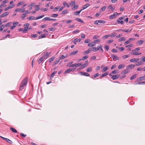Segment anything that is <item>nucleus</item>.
<instances>
[{
  "instance_id": "ddd939ff",
  "label": "nucleus",
  "mask_w": 145,
  "mask_h": 145,
  "mask_svg": "<svg viewBox=\"0 0 145 145\" xmlns=\"http://www.w3.org/2000/svg\"><path fill=\"white\" fill-rule=\"evenodd\" d=\"M18 11H20V12H23L24 11V9H21V8L20 9V8H17L14 10V12H16Z\"/></svg>"
},
{
  "instance_id": "c9c22d12",
  "label": "nucleus",
  "mask_w": 145,
  "mask_h": 145,
  "mask_svg": "<svg viewBox=\"0 0 145 145\" xmlns=\"http://www.w3.org/2000/svg\"><path fill=\"white\" fill-rule=\"evenodd\" d=\"M46 37V35L44 34H42L41 35L39 36L38 37V38L39 39H40L42 38H45Z\"/></svg>"
},
{
  "instance_id": "37998d69",
  "label": "nucleus",
  "mask_w": 145,
  "mask_h": 145,
  "mask_svg": "<svg viewBox=\"0 0 145 145\" xmlns=\"http://www.w3.org/2000/svg\"><path fill=\"white\" fill-rule=\"evenodd\" d=\"M35 7H36V8L35 9V10L36 11H38L40 10V8L39 7V5H37L35 6Z\"/></svg>"
},
{
  "instance_id": "f8f14e48",
  "label": "nucleus",
  "mask_w": 145,
  "mask_h": 145,
  "mask_svg": "<svg viewBox=\"0 0 145 145\" xmlns=\"http://www.w3.org/2000/svg\"><path fill=\"white\" fill-rule=\"evenodd\" d=\"M91 49H92V50L94 52H96L99 50V48H97L95 47H92L91 48Z\"/></svg>"
},
{
  "instance_id": "5701e85b",
  "label": "nucleus",
  "mask_w": 145,
  "mask_h": 145,
  "mask_svg": "<svg viewBox=\"0 0 145 145\" xmlns=\"http://www.w3.org/2000/svg\"><path fill=\"white\" fill-rule=\"evenodd\" d=\"M43 57H41L38 60V62L39 64H40L43 61Z\"/></svg>"
},
{
  "instance_id": "9d476101",
  "label": "nucleus",
  "mask_w": 145,
  "mask_h": 145,
  "mask_svg": "<svg viewBox=\"0 0 145 145\" xmlns=\"http://www.w3.org/2000/svg\"><path fill=\"white\" fill-rule=\"evenodd\" d=\"M80 73L81 75H85L86 76H89V74L87 72H80Z\"/></svg>"
},
{
  "instance_id": "f3484780",
  "label": "nucleus",
  "mask_w": 145,
  "mask_h": 145,
  "mask_svg": "<svg viewBox=\"0 0 145 145\" xmlns=\"http://www.w3.org/2000/svg\"><path fill=\"white\" fill-rule=\"evenodd\" d=\"M108 73L107 72H105L103 74H102L101 75L100 77L101 78L103 77L106 76L108 75Z\"/></svg>"
},
{
  "instance_id": "bf43d9fd",
  "label": "nucleus",
  "mask_w": 145,
  "mask_h": 145,
  "mask_svg": "<svg viewBox=\"0 0 145 145\" xmlns=\"http://www.w3.org/2000/svg\"><path fill=\"white\" fill-rule=\"evenodd\" d=\"M78 5H75L74 6L73 8H72V10H74V9H77V8H78Z\"/></svg>"
},
{
  "instance_id": "2eb2a0df",
  "label": "nucleus",
  "mask_w": 145,
  "mask_h": 145,
  "mask_svg": "<svg viewBox=\"0 0 145 145\" xmlns=\"http://www.w3.org/2000/svg\"><path fill=\"white\" fill-rule=\"evenodd\" d=\"M44 16V15H42L41 16H38V17H33V19L34 20H38V19H40V18H42Z\"/></svg>"
},
{
  "instance_id": "f257e3e1",
  "label": "nucleus",
  "mask_w": 145,
  "mask_h": 145,
  "mask_svg": "<svg viewBox=\"0 0 145 145\" xmlns=\"http://www.w3.org/2000/svg\"><path fill=\"white\" fill-rule=\"evenodd\" d=\"M27 79L28 78L27 77H26L22 80L20 85L19 88L20 90H22L24 88V87L26 85Z\"/></svg>"
},
{
  "instance_id": "393cba45",
  "label": "nucleus",
  "mask_w": 145,
  "mask_h": 145,
  "mask_svg": "<svg viewBox=\"0 0 145 145\" xmlns=\"http://www.w3.org/2000/svg\"><path fill=\"white\" fill-rule=\"evenodd\" d=\"M72 70H73L72 69H70V68L69 69L65 71V73H69V72H71V71H72Z\"/></svg>"
},
{
  "instance_id": "680f3d73",
  "label": "nucleus",
  "mask_w": 145,
  "mask_h": 145,
  "mask_svg": "<svg viewBox=\"0 0 145 145\" xmlns=\"http://www.w3.org/2000/svg\"><path fill=\"white\" fill-rule=\"evenodd\" d=\"M20 135L21 136H22L24 138H25L26 136V135H25L23 133H21L20 134Z\"/></svg>"
},
{
  "instance_id": "cd10ccee",
  "label": "nucleus",
  "mask_w": 145,
  "mask_h": 145,
  "mask_svg": "<svg viewBox=\"0 0 145 145\" xmlns=\"http://www.w3.org/2000/svg\"><path fill=\"white\" fill-rule=\"evenodd\" d=\"M51 19L49 17H46L44 18H43L42 20L43 21H50V20Z\"/></svg>"
},
{
  "instance_id": "c85d7f7f",
  "label": "nucleus",
  "mask_w": 145,
  "mask_h": 145,
  "mask_svg": "<svg viewBox=\"0 0 145 145\" xmlns=\"http://www.w3.org/2000/svg\"><path fill=\"white\" fill-rule=\"evenodd\" d=\"M108 69V67H106L104 68L102 70V72H104L106 71Z\"/></svg>"
},
{
  "instance_id": "412c9836",
  "label": "nucleus",
  "mask_w": 145,
  "mask_h": 145,
  "mask_svg": "<svg viewBox=\"0 0 145 145\" xmlns=\"http://www.w3.org/2000/svg\"><path fill=\"white\" fill-rule=\"evenodd\" d=\"M124 67H125V65L124 64H121L120 65L118 66V68L119 69H121L123 68Z\"/></svg>"
},
{
  "instance_id": "72a5a7b5",
  "label": "nucleus",
  "mask_w": 145,
  "mask_h": 145,
  "mask_svg": "<svg viewBox=\"0 0 145 145\" xmlns=\"http://www.w3.org/2000/svg\"><path fill=\"white\" fill-rule=\"evenodd\" d=\"M28 30V27H26L24 28V29L23 30V33H26L27 30Z\"/></svg>"
},
{
  "instance_id": "de8ad7c7",
  "label": "nucleus",
  "mask_w": 145,
  "mask_h": 145,
  "mask_svg": "<svg viewBox=\"0 0 145 145\" xmlns=\"http://www.w3.org/2000/svg\"><path fill=\"white\" fill-rule=\"evenodd\" d=\"M5 26L4 25H2L0 27V31H1L4 28Z\"/></svg>"
},
{
  "instance_id": "c03bdc74",
  "label": "nucleus",
  "mask_w": 145,
  "mask_h": 145,
  "mask_svg": "<svg viewBox=\"0 0 145 145\" xmlns=\"http://www.w3.org/2000/svg\"><path fill=\"white\" fill-rule=\"evenodd\" d=\"M145 84V81H143L141 82H139L138 83H137L135 84Z\"/></svg>"
},
{
  "instance_id": "0e129e2a",
  "label": "nucleus",
  "mask_w": 145,
  "mask_h": 145,
  "mask_svg": "<svg viewBox=\"0 0 145 145\" xmlns=\"http://www.w3.org/2000/svg\"><path fill=\"white\" fill-rule=\"evenodd\" d=\"M116 35V33H114L111 34L110 36L111 37H114Z\"/></svg>"
},
{
  "instance_id": "f704fd0d",
  "label": "nucleus",
  "mask_w": 145,
  "mask_h": 145,
  "mask_svg": "<svg viewBox=\"0 0 145 145\" xmlns=\"http://www.w3.org/2000/svg\"><path fill=\"white\" fill-rule=\"evenodd\" d=\"M100 40L99 39H97L95 40L94 41V42L95 43V45H96V43H98L100 42Z\"/></svg>"
},
{
  "instance_id": "6e6552de",
  "label": "nucleus",
  "mask_w": 145,
  "mask_h": 145,
  "mask_svg": "<svg viewBox=\"0 0 145 145\" xmlns=\"http://www.w3.org/2000/svg\"><path fill=\"white\" fill-rule=\"evenodd\" d=\"M82 10V9H81L80 11H76L74 13L73 15L76 16L78 15Z\"/></svg>"
},
{
  "instance_id": "4468645a",
  "label": "nucleus",
  "mask_w": 145,
  "mask_h": 145,
  "mask_svg": "<svg viewBox=\"0 0 145 145\" xmlns=\"http://www.w3.org/2000/svg\"><path fill=\"white\" fill-rule=\"evenodd\" d=\"M129 72V69L127 68L125 70L122 72V74H126Z\"/></svg>"
},
{
  "instance_id": "5fc2aeb1",
  "label": "nucleus",
  "mask_w": 145,
  "mask_h": 145,
  "mask_svg": "<svg viewBox=\"0 0 145 145\" xmlns=\"http://www.w3.org/2000/svg\"><path fill=\"white\" fill-rule=\"evenodd\" d=\"M98 20L95 21L94 22V24L95 25H101L100 24H99V22H98Z\"/></svg>"
},
{
  "instance_id": "a878e982",
  "label": "nucleus",
  "mask_w": 145,
  "mask_h": 145,
  "mask_svg": "<svg viewBox=\"0 0 145 145\" xmlns=\"http://www.w3.org/2000/svg\"><path fill=\"white\" fill-rule=\"evenodd\" d=\"M112 56L113 57V59H115L117 60L119 59V57H118V56H116L115 55H112Z\"/></svg>"
},
{
  "instance_id": "7c9ffc66",
  "label": "nucleus",
  "mask_w": 145,
  "mask_h": 145,
  "mask_svg": "<svg viewBox=\"0 0 145 145\" xmlns=\"http://www.w3.org/2000/svg\"><path fill=\"white\" fill-rule=\"evenodd\" d=\"M75 20L77 21L78 22L82 23H84V22L81 19L79 18H76L75 19Z\"/></svg>"
},
{
  "instance_id": "052dcab7",
  "label": "nucleus",
  "mask_w": 145,
  "mask_h": 145,
  "mask_svg": "<svg viewBox=\"0 0 145 145\" xmlns=\"http://www.w3.org/2000/svg\"><path fill=\"white\" fill-rule=\"evenodd\" d=\"M115 16H114V14H113L112 15H110L109 16V18L110 19H113V18H115Z\"/></svg>"
},
{
  "instance_id": "49530a36",
  "label": "nucleus",
  "mask_w": 145,
  "mask_h": 145,
  "mask_svg": "<svg viewBox=\"0 0 145 145\" xmlns=\"http://www.w3.org/2000/svg\"><path fill=\"white\" fill-rule=\"evenodd\" d=\"M58 14H52L51 15V16L52 17H56L57 16Z\"/></svg>"
},
{
  "instance_id": "2f4dec72",
  "label": "nucleus",
  "mask_w": 145,
  "mask_h": 145,
  "mask_svg": "<svg viewBox=\"0 0 145 145\" xmlns=\"http://www.w3.org/2000/svg\"><path fill=\"white\" fill-rule=\"evenodd\" d=\"M98 22H99V24H105L106 22L104 20H98Z\"/></svg>"
},
{
  "instance_id": "864d4df0",
  "label": "nucleus",
  "mask_w": 145,
  "mask_h": 145,
  "mask_svg": "<svg viewBox=\"0 0 145 145\" xmlns=\"http://www.w3.org/2000/svg\"><path fill=\"white\" fill-rule=\"evenodd\" d=\"M88 57V56H86L84 57H83L82 58V60H84L86 59H87Z\"/></svg>"
},
{
  "instance_id": "aec40b11",
  "label": "nucleus",
  "mask_w": 145,
  "mask_h": 145,
  "mask_svg": "<svg viewBox=\"0 0 145 145\" xmlns=\"http://www.w3.org/2000/svg\"><path fill=\"white\" fill-rule=\"evenodd\" d=\"M144 41L142 40H140L138 41L137 42V44H142L144 42Z\"/></svg>"
},
{
  "instance_id": "39448f33",
  "label": "nucleus",
  "mask_w": 145,
  "mask_h": 145,
  "mask_svg": "<svg viewBox=\"0 0 145 145\" xmlns=\"http://www.w3.org/2000/svg\"><path fill=\"white\" fill-rule=\"evenodd\" d=\"M139 60V58H133L130 60V61L132 62H136Z\"/></svg>"
},
{
  "instance_id": "79ce46f5",
  "label": "nucleus",
  "mask_w": 145,
  "mask_h": 145,
  "mask_svg": "<svg viewBox=\"0 0 145 145\" xmlns=\"http://www.w3.org/2000/svg\"><path fill=\"white\" fill-rule=\"evenodd\" d=\"M60 60L59 59L56 60V61L54 63V65H55Z\"/></svg>"
},
{
  "instance_id": "4c0bfd02",
  "label": "nucleus",
  "mask_w": 145,
  "mask_h": 145,
  "mask_svg": "<svg viewBox=\"0 0 145 145\" xmlns=\"http://www.w3.org/2000/svg\"><path fill=\"white\" fill-rule=\"evenodd\" d=\"M77 52H78V51H77V50L76 51H73L70 54V55H72L74 54H76Z\"/></svg>"
},
{
  "instance_id": "4d7b16f0",
  "label": "nucleus",
  "mask_w": 145,
  "mask_h": 145,
  "mask_svg": "<svg viewBox=\"0 0 145 145\" xmlns=\"http://www.w3.org/2000/svg\"><path fill=\"white\" fill-rule=\"evenodd\" d=\"M81 65H82V64L81 63H77V64L76 63V67H78Z\"/></svg>"
},
{
  "instance_id": "603ef678",
  "label": "nucleus",
  "mask_w": 145,
  "mask_h": 145,
  "mask_svg": "<svg viewBox=\"0 0 145 145\" xmlns=\"http://www.w3.org/2000/svg\"><path fill=\"white\" fill-rule=\"evenodd\" d=\"M63 5L64 6L66 5L68 7H69L70 6V5H68L66 2H65L63 3Z\"/></svg>"
},
{
  "instance_id": "774afa93",
  "label": "nucleus",
  "mask_w": 145,
  "mask_h": 145,
  "mask_svg": "<svg viewBox=\"0 0 145 145\" xmlns=\"http://www.w3.org/2000/svg\"><path fill=\"white\" fill-rule=\"evenodd\" d=\"M23 3L22 1L20 2L19 3H18L17 5V6H19L21 5H22Z\"/></svg>"
},
{
  "instance_id": "dca6fc26",
  "label": "nucleus",
  "mask_w": 145,
  "mask_h": 145,
  "mask_svg": "<svg viewBox=\"0 0 145 145\" xmlns=\"http://www.w3.org/2000/svg\"><path fill=\"white\" fill-rule=\"evenodd\" d=\"M88 46H95V43L93 42L91 43H89L88 44Z\"/></svg>"
},
{
  "instance_id": "4be33fe9",
  "label": "nucleus",
  "mask_w": 145,
  "mask_h": 145,
  "mask_svg": "<svg viewBox=\"0 0 145 145\" xmlns=\"http://www.w3.org/2000/svg\"><path fill=\"white\" fill-rule=\"evenodd\" d=\"M145 76L140 77L139 78H138L137 79V81H140L141 80H143L145 79Z\"/></svg>"
},
{
  "instance_id": "69168bd1",
  "label": "nucleus",
  "mask_w": 145,
  "mask_h": 145,
  "mask_svg": "<svg viewBox=\"0 0 145 145\" xmlns=\"http://www.w3.org/2000/svg\"><path fill=\"white\" fill-rule=\"evenodd\" d=\"M99 75V73H96L93 76L95 77H98Z\"/></svg>"
},
{
  "instance_id": "6ab92c4d",
  "label": "nucleus",
  "mask_w": 145,
  "mask_h": 145,
  "mask_svg": "<svg viewBox=\"0 0 145 145\" xmlns=\"http://www.w3.org/2000/svg\"><path fill=\"white\" fill-rule=\"evenodd\" d=\"M10 130L13 132L14 133H17V131L16 129H15L13 128L12 127H10Z\"/></svg>"
},
{
  "instance_id": "423d86ee",
  "label": "nucleus",
  "mask_w": 145,
  "mask_h": 145,
  "mask_svg": "<svg viewBox=\"0 0 145 145\" xmlns=\"http://www.w3.org/2000/svg\"><path fill=\"white\" fill-rule=\"evenodd\" d=\"M85 62H86L87 63H85L82 65H81V69H83L88 66V63H87L88 62V61H85Z\"/></svg>"
},
{
  "instance_id": "e2e57ef3",
  "label": "nucleus",
  "mask_w": 145,
  "mask_h": 145,
  "mask_svg": "<svg viewBox=\"0 0 145 145\" xmlns=\"http://www.w3.org/2000/svg\"><path fill=\"white\" fill-rule=\"evenodd\" d=\"M105 48L106 49V50L107 51H108L109 49V46L107 45H106L105 46Z\"/></svg>"
},
{
  "instance_id": "a18cd8bd",
  "label": "nucleus",
  "mask_w": 145,
  "mask_h": 145,
  "mask_svg": "<svg viewBox=\"0 0 145 145\" xmlns=\"http://www.w3.org/2000/svg\"><path fill=\"white\" fill-rule=\"evenodd\" d=\"M109 36H110L109 35H105L103 37V39H106L108 38V37H109Z\"/></svg>"
},
{
  "instance_id": "b1692460",
  "label": "nucleus",
  "mask_w": 145,
  "mask_h": 145,
  "mask_svg": "<svg viewBox=\"0 0 145 145\" xmlns=\"http://www.w3.org/2000/svg\"><path fill=\"white\" fill-rule=\"evenodd\" d=\"M117 22L118 23H120L121 24H124V22L123 21L121 20H120L119 19H117Z\"/></svg>"
},
{
  "instance_id": "473e14b6",
  "label": "nucleus",
  "mask_w": 145,
  "mask_h": 145,
  "mask_svg": "<svg viewBox=\"0 0 145 145\" xmlns=\"http://www.w3.org/2000/svg\"><path fill=\"white\" fill-rule=\"evenodd\" d=\"M137 75L136 74H134L133 75H132L130 78V79L131 80H132L135 78L136 77Z\"/></svg>"
},
{
  "instance_id": "ea45409f",
  "label": "nucleus",
  "mask_w": 145,
  "mask_h": 145,
  "mask_svg": "<svg viewBox=\"0 0 145 145\" xmlns=\"http://www.w3.org/2000/svg\"><path fill=\"white\" fill-rule=\"evenodd\" d=\"M142 64V63L141 61L138 62L136 64V66H138L140 65H141Z\"/></svg>"
},
{
  "instance_id": "7ed1b4c3",
  "label": "nucleus",
  "mask_w": 145,
  "mask_h": 145,
  "mask_svg": "<svg viewBox=\"0 0 145 145\" xmlns=\"http://www.w3.org/2000/svg\"><path fill=\"white\" fill-rule=\"evenodd\" d=\"M120 76V75L119 74L115 75L112 76L111 78L113 80L116 79L118 78Z\"/></svg>"
},
{
  "instance_id": "58836bf2",
  "label": "nucleus",
  "mask_w": 145,
  "mask_h": 145,
  "mask_svg": "<svg viewBox=\"0 0 145 145\" xmlns=\"http://www.w3.org/2000/svg\"><path fill=\"white\" fill-rule=\"evenodd\" d=\"M92 71V68L91 67H88L86 71L87 72H89Z\"/></svg>"
},
{
  "instance_id": "8fccbe9b",
  "label": "nucleus",
  "mask_w": 145,
  "mask_h": 145,
  "mask_svg": "<svg viewBox=\"0 0 145 145\" xmlns=\"http://www.w3.org/2000/svg\"><path fill=\"white\" fill-rule=\"evenodd\" d=\"M11 24V22H8L7 24L5 25V27H8L9 26H10V25Z\"/></svg>"
},
{
  "instance_id": "c756f323",
  "label": "nucleus",
  "mask_w": 145,
  "mask_h": 145,
  "mask_svg": "<svg viewBox=\"0 0 145 145\" xmlns=\"http://www.w3.org/2000/svg\"><path fill=\"white\" fill-rule=\"evenodd\" d=\"M55 57H53L51 58H50L49 59V61L50 63H51L55 59Z\"/></svg>"
},
{
  "instance_id": "a211bd4d",
  "label": "nucleus",
  "mask_w": 145,
  "mask_h": 145,
  "mask_svg": "<svg viewBox=\"0 0 145 145\" xmlns=\"http://www.w3.org/2000/svg\"><path fill=\"white\" fill-rule=\"evenodd\" d=\"M90 6V5L89 3L85 5H84L82 9H82V10L84 9H85V8H86L88 7H89Z\"/></svg>"
},
{
  "instance_id": "20e7f679",
  "label": "nucleus",
  "mask_w": 145,
  "mask_h": 145,
  "mask_svg": "<svg viewBox=\"0 0 145 145\" xmlns=\"http://www.w3.org/2000/svg\"><path fill=\"white\" fill-rule=\"evenodd\" d=\"M0 137L1 138H2L3 140H6V141H7L8 143H10V144H12V142L10 140L7 138L3 137H2L1 136H0Z\"/></svg>"
},
{
  "instance_id": "bb28decb",
  "label": "nucleus",
  "mask_w": 145,
  "mask_h": 145,
  "mask_svg": "<svg viewBox=\"0 0 145 145\" xmlns=\"http://www.w3.org/2000/svg\"><path fill=\"white\" fill-rule=\"evenodd\" d=\"M135 67V65L131 64L130 65H128L127 66V68H128V67H129L130 69H133V68H134Z\"/></svg>"
},
{
  "instance_id": "6e6d98bb",
  "label": "nucleus",
  "mask_w": 145,
  "mask_h": 145,
  "mask_svg": "<svg viewBox=\"0 0 145 145\" xmlns=\"http://www.w3.org/2000/svg\"><path fill=\"white\" fill-rule=\"evenodd\" d=\"M37 36H38V35L37 34H36L31 35V37H33V38H35V37H37Z\"/></svg>"
},
{
  "instance_id": "338daca9",
  "label": "nucleus",
  "mask_w": 145,
  "mask_h": 145,
  "mask_svg": "<svg viewBox=\"0 0 145 145\" xmlns=\"http://www.w3.org/2000/svg\"><path fill=\"white\" fill-rule=\"evenodd\" d=\"M90 41V40L89 39H86L85 40L84 43H88Z\"/></svg>"
},
{
  "instance_id": "e433bc0d",
  "label": "nucleus",
  "mask_w": 145,
  "mask_h": 145,
  "mask_svg": "<svg viewBox=\"0 0 145 145\" xmlns=\"http://www.w3.org/2000/svg\"><path fill=\"white\" fill-rule=\"evenodd\" d=\"M66 56H64L63 55H62L61 56L59 57V60H61L62 59L65 58L66 57Z\"/></svg>"
},
{
  "instance_id": "1a4fd4ad",
  "label": "nucleus",
  "mask_w": 145,
  "mask_h": 145,
  "mask_svg": "<svg viewBox=\"0 0 145 145\" xmlns=\"http://www.w3.org/2000/svg\"><path fill=\"white\" fill-rule=\"evenodd\" d=\"M50 54V53H49L48 52H47L45 53L44 55V58H47L49 57Z\"/></svg>"
},
{
  "instance_id": "13d9d810",
  "label": "nucleus",
  "mask_w": 145,
  "mask_h": 145,
  "mask_svg": "<svg viewBox=\"0 0 145 145\" xmlns=\"http://www.w3.org/2000/svg\"><path fill=\"white\" fill-rule=\"evenodd\" d=\"M15 6V5L14 4H12V5H10L8 6V7L10 8H11Z\"/></svg>"
},
{
  "instance_id": "f03ea898",
  "label": "nucleus",
  "mask_w": 145,
  "mask_h": 145,
  "mask_svg": "<svg viewBox=\"0 0 145 145\" xmlns=\"http://www.w3.org/2000/svg\"><path fill=\"white\" fill-rule=\"evenodd\" d=\"M135 39L134 38H131L129 39L128 40H127L124 42V44L126 45L128 44H129L131 42L132 40H135Z\"/></svg>"
},
{
  "instance_id": "09e8293b",
  "label": "nucleus",
  "mask_w": 145,
  "mask_h": 145,
  "mask_svg": "<svg viewBox=\"0 0 145 145\" xmlns=\"http://www.w3.org/2000/svg\"><path fill=\"white\" fill-rule=\"evenodd\" d=\"M57 73V72L56 71H54L53 73H52L50 77L52 78H53L54 76V75L55 74Z\"/></svg>"
},
{
  "instance_id": "a19ab883",
  "label": "nucleus",
  "mask_w": 145,
  "mask_h": 145,
  "mask_svg": "<svg viewBox=\"0 0 145 145\" xmlns=\"http://www.w3.org/2000/svg\"><path fill=\"white\" fill-rule=\"evenodd\" d=\"M68 11L67 10H63L62 12V14L63 15L67 13Z\"/></svg>"
},
{
  "instance_id": "0eeeda50",
  "label": "nucleus",
  "mask_w": 145,
  "mask_h": 145,
  "mask_svg": "<svg viewBox=\"0 0 145 145\" xmlns=\"http://www.w3.org/2000/svg\"><path fill=\"white\" fill-rule=\"evenodd\" d=\"M9 12H5L0 16V18L3 17L4 16H6L8 15L9 14Z\"/></svg>"
},
{
  "instance_id": "9b49d317",
  "label": "nucleus",
  "mask_w": 145,
  "mask_h": 145,
  "mask_svg": "<svg viewBox=\"0 0 145 145\" xmlns=\"http://www.w3.org/2000/svg\"><path fill=\"white\" fill-rule=\"evenodd\" d=\"M91 51V48H89L88 50H87L84 51V52L83 53V54H89V53Z\"/></svg>"
},
{
  "instance_id": "3c124183",
  "label": "nucleus",
  "mask_w": 145,
  "mask_h": 145,
  "mask_svg": "<svg viewBox=\"0 0 145 145\" xmlns=\"http://www.w3.org/2000/svg\"><path fill=\"white\" fill-rule=\"evenodd\" d=\"M125 40V38L123 37H121L120 38L119 40V41H122L123 40Z\"/></svg>"
}]
</instances>
